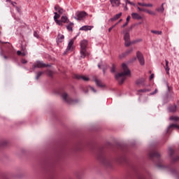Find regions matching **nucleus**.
<instances>
[{
  "label": "nucleus",
  "mask_w": 179,
  "mask_h": 179,
  "mask_svg": "<svg viewBox=\"0 0 179 179\" xmlns=\"http://www.w3.org/2000/svg\"><path fill=\"white\" fill-rule=\"evenodd\" d=\"M66 29L69 31H73V22H69V24L66 25Z\"/></svg>",
  "instance_id": "nucleus-23"
},
{
  "label": "nucleus",
  "mask_w": 179,
  "mask_h": 179,
  "mask_svg": "<svg viewBox=\"0 0 179 179\" xmlns=\"http://www.w3.org/2000/svg\"><path fill=\"white\" fill-rule=\"evenodd\" d=\"M3 58H4L5 59H8V57H6V56H3Z\"/></svg>",
  "instance_id": "nucleus-53"
},
{
  "label": "nucleus",
  "mask_w": 179,
  "mask_h": 179,
  "mask_svg": "<svg viewBox=\"0 0 179 179\" xmlns=\"http://www.w3.org/2000/svg\"><path fill=\"white\" fill-rule=\"evenodd\" d=\"M121 22H122V19H120L116 24H115L111 27H110L108 29V32L110 33L111 30H113L114 29V27H115L119 23H121Z\"/></svg>",
  "instance_id": "nucleus-27"
},
{
  "label": "nucleus",
  "mask_w": 179,
  "mask_h": 179,
  "mask_svg": "<svg viewBox=\"0 0 179 179\" xmlns=\"http://www.w3.org/2000/svg\"><path fill=\"white\" fill-rule=\"evenodd\" d=\"M62 97L63 100H64V101H66L69 104H72L73 103H78V100L74 101L73 99L68 97V94H66V92H64L62 94Z\"/></svg>",
  "instance_id": "nucleus-4"
},
{
  "label": "nucleus",
  "mask_w": 179,
  "mask_h": 179,
  "mask_svg": "<svg viewBox=\"0 0 179 179\" xmlns=\"http://www.w3.org/2000/svg\"><path fill=\"white\" fill-rule=\"evenodd\" d=\"M146 13H148L149 15H152L153 16H155V15H156V13L152 10H145Z\"/></svg>",
  "instance_id": "nucleus-36"
},
{
  "label": "nucleus",
  "mask_w": 179,
  "mask_h": 179,
  "mask_svg": "<svg viewBox=\"0 0 179 179\" xmlns=\"http://www.w3.org/2000/svg\"><path fill=\"white\" fill-rule=\"evenodd\" d=\"M55 16L53 17V19L56 23V24H61V21H59V17H61V15H59V14H58V13L55 12L54 13Z\"/></svg>",
  "instance_id": "nucleus-14"
},
{
  "label": "nucleus",
  "mask_w": 179,
  "mask_h": 179,
  "mask_svg": "<svg viewBox=\"0 0 179 179\" xmlns=\"http://www.w3.org/2000/svg\"><path fill=\"white\" fill-rule=\"evenodd\" d=\"M16 9H17V12H20V11H19V8H18V7H16Z\"/></svg>",
  "instance_id": "nucleus-54"
},
{
  "label": "nucleus",
  "mask_w": 179,
  "mask_h": 179,
  "mask_svg": "<svg viewBox=\"0 0 179 179\" xmlns=\"http://www.w3.org/2000/svg\"><path fill=\"white\" fill-rule=\"evenodd\" d=\"M136 57L137 59H138L140 65H145V58L143 57V55H142L141 52H137Z\"/></svg>",
  "instance_id": "nucleus-5"
},
{
  "label": "nucleus",
  "mask_w": 179,
  "mask_h": 179,
  "mask_svg": "<svg viewBox=\"0 0 179 179\" xmlns=\"http://www.w3.org/2000/svg\"><path fill=\"white\" fill-rule=\"evenodd\" d=\"M94 28V26L93 25H84L80 28V30L83 31H89Z\"/></svg>",
  "instance_id": "nucleus-9"
},
{
  "label": "nucleus",
  "mask_w": 179,
  "mask_h": 179,
  "mask_svg": "<svg viewBox=\"0 0 179 179\" xmlns=\"http://www.w3.org/2000/svg\"><path fill=\"white\" fill-rule=\"evenodd\" d=\"M150 157L151 158L155 157L156 159H159V157H160V154L157 152H152L150 153Z\"/></svg>",
  "instance_id": "nucleus-21"
},
{
  "label": "nucleus",
  "mask_w": 179,
  "mask_h": 179,
  "mask_svg": "<svg viewBox=\"0 0 179 179\" xmlns=\"http://www.w3.org/2000/svg\"><path fill=\"white\" fill-rule=\"evenodd\" d=\"M52 71L51 70H48L47 71V74L49 76H52Z\"/></svg>",
  "instance_id": "nucleus-39"
},
{
  "label": "nucleus",
  "mask_w": 179,
  "mask_h": 179,
  "mask_svg": "<svg viewBox=\"0 0 179 179\" xmlns=\"http://www.w3.org/2000/svg\"><path fill=\"white\" fill-rule=\"evenodd\" d=\"M144 83H145V78H139L136 81V85H143Z\"/></svg>",
  "instance_id": "nucleus-25"
},
{
  "label": "nucleus",
  "mask_w": 179,
  "mask_h": 179,
  "mask_svg": "<svg viewBox=\"0 0 179 179\" xmlns=\"http://www.w3.org/2000/svg\"><path fill=\"white\" fill-rule=\"evenodd\" d=\"M136 8L138 9V10L139 12H146L147 9H145V8H140L139 6H136Z\"/></svg>",
  "instance_id": "nucleus-35"
},
{
  "label": "nucleus",
  "mask_w": 179,
  "mask_h": 179,
  "mask_svg": "<svg viewBox=\"0 0 179 179\" xmlns=\"http://www.w3.org/2000/svg\"><path fill=\"white\" fill-rule=\"evenodd\" d=\"M6 2H10V0H6Z\"/></svg>",
  "instance_id": "nucleus-55"
},
{
  "label": "nucleus",
  "mask_w": 179,
  "mask_h": 179,
  "mask_svg": "<svg viewBox=\"0 0 179 179\" xmlns=\"http://www.w3.org/2000/svg\"><path fill=\"white\" fill-rule=\"evenodd\" d=\"M171 128H177L178 129H179V126L176 124H170L167 129V132H169Z\"/></svg>",
  "instance_id": "nucleus-26"
},
{
  "label": "nucleus",
  "mask_w": 179,
  "mask_h": 179,
  "mask_svg": "<svg viewBox=\"0 0 179 179\" xmlns=\"http://www.w3.org/2000/svg\"><path fill=\"white\" fill-rule=\"evenodd\" d=\"M90 89H91V90H92L94 92V93H96V90H94V87H90Z\"/></svg>",
  "instance_id": "nucleus-49"
},
{
  "label": "nucleus",
  "mask_w": 179,
  "mask_h": 179,
  "mask_svg": "<svg viewBox=\"0 0 179 179\" xmlns=\"http://www.w3.org/2000/svg\"><path fill=\"white\" fill-rule=\"evenodd\" d=\"M130 19H131V16H130V15L127 16V20H126V22H127L128 23H129Z\"/></svg>",
  "instance_id": "nucleus-44"
},
{
  "label": "nucleus",
  "mask_w": 179,
  "mask_h": 179,
  "mask_svg": "<svg viewBox=\"0 0 179 179\" xmlns=\"http://www.w3.org/2000/svg\"><path fill=\"white\" fill-rule=\"evenodd\" d=\"M164 3L162 4V6L159 8H156L157 12L159 13H163L164 12Z\"/></svg>",
  "instance_id": "nucleus-24"
},
{
  "label": "nucleus",
  "mask_w": 179,
  "mask_h": 179,
  "mask_svg": "<svg viewBox=\"0 0 179 179\" xmlns=\"http://www.w3.org/2000/svg\"><path fill=\"white\" fill-rule=\"evenodd\" d=\"M158 167H162L160 165H158Z\"/></svg>",
  "instance_id": "nucleus-58"
},
{
  "label": "nucleus",
  "mask_w": 179,
  "mask_h": 179,
  "mask_svg": "<svg viewBox=\"0 0 179 179\" xmlns=\"http://www.w3.org/2000/svg\"><path fill=\"white\" fill-rule=\"evenodd\" d=\"M134 51V48H130L126 51V54H131Z\"/></svg>",
  "instance_id": "nucleus-38"
},
{
  "label": "nucleus",
  "mask_w": 179,
  "mask_h": 179,
  "mask_svg": "<svg viewBox=\"0 0 179 179\" xmlns=\"http://www.w3.org/2000/svg\"><path fill=\"white\" fill-rule=\"evenodd\" d=\"M64 38H65V36L64 35H62L61 34H58L57 40H56L57 43L59 44L60 43H62L64 41Z\"/></svg>",
  "instance_id": "nucleus-18"
},
{
  "label": "nucleus",
  "mask_w": 179,
  "mask_h": 179,
  "mask_svg": "<svg viewBox=\"0 0 179 179\" xmlns=\"http://www.w3.org/2000/svg\"><path fill=\"white\" fill-rule=\"evenodd\" d=\"M115 68H116L115 65V64H113V65H112V67H111V69H110V72H111L112 73H115Z\"/></svg>",
  "instance_id": "nucleus-34"
},
{
  "label": "nucleus",
  "mask_w": 179,
  "mask_h": 179,
  "mask_svg": "<svg viewBox=\"0 0 179 179\" xmlns=\"http://www.w3.org/2000/svg\"><path fill=\"white\" fill-rule=\"evenodd\" d=\"M173 162H178L179 157L176 156L175 158H172Z\"/></svg>",
  "instance_id": "nucleus-41"
},
{
  "label": "nucleus",
  "mask_w": 179,
  "mask_h": 179,
  "mask_svg": "<svg viewBox=\"0 0 179 179\" xmlns=\"http://www.w3.org/2000/svg\"><path fill=\"white\" fill-rule=\"evenodd\" d=\"M17 55H22V52L20 50L17 51Z\"/></svg>",
  "instance_id": "nucleus-48"
},
{
  "label": "nucleus",
  "mask_w": 179,
  "mask_h": 179,
  "mask_svg": "<svg viewBox=\"0 0 179 179\" xmlns=\"http://www.w3.org/2000/svg\"><path fill=\"white\" fill-rule=\"evenodd\" d=\"M80 58H86V57L90 55L87 49H80Z\"/></svg>",
  "instance_id": "nucleus-8"
},
{
  "label": "nucleus",
  "mask_w": 179,
  "mask_h": 179,
  "mask_svg": "<svg viewBox=\"0 0 179 179\" xmlns=\"http://www.w3.org/2000/svg\"><path fill=\"white\" fill-rule=\"evenodd\" d=\"M11 3H12V5H13V6H15V5H16V2H12Z\"/></svg>",
  "instance_id": "nucleus-52"
},
{
  "label": "nucleus",
  "mask_w": 179,
  "mask_h": 179,
  "mask_svg": "<svg viewBox=\"0 0 179 179\" xmlns=\"http://www.w3.org/2000/svg\"><path fill=\"white\" fill-rule=\"evenodd\" d=\"M151 91H152V89H150V88H148V89L144 88L143 90H139V92H141L142 93H148Z\"/></svg>",
  "instance_id": "nucleus-30"
},
{
  "label": "nucleus",
  "mask_w": 179,
  "mask_h": 179,
  "mask_svg": "<svg viewBox=\"0 0 179 179\" xmlns=\"http://www.w3.org/2000/svg\"><path fill=\"white\" fill-rule=\"evenodd\" d=\"M72 50H73V40L71 39L69 41L66 52H68V51H72Z\"/></svg>",
  "instance_id": "nucleus-13"
},
{
  "label": "nucleus",
  "mask_w": 179,
  "mask_h": 179,
  "mask_svg": "<svg viewBox=\"0 0 179 179\" xmlns=\"http://www.w3.org/2000/svg\"><path fill=\"white\" fill-rule=\"evenodd\" d=\"M45 66H48V65L43 63L42 62L37 61L34 64V69H36V68H44Z\"/></svg>",
  "instance_id": "nucleus-7"
},
{
  "label": "nucleus",
  "mask_w": 179,
  "mask_h": 179,
  "mask_svg": "<svg viewBox=\"0 0 179 179\" xmlns=\"http://www.w3.org/2000/svg\"><path fill=\"white\" fill-rule=\"evenodd\" d=\"M169 113H176L177 111V106L172 105L168 108Z\"/></svg>",
  "instance_id": "nucleus-22"
},
{
  "label": "nucleus",
  "mask_w": 179,
  "mask_h": 179,
  "mask_svg": "<svg viewBox=\"0 0 179 179\" xmlns=\"http://www.w3.org/2000/svg\"><path fill=\"white\" fill-rule=\"evenodd\" d=\"M76 79H78V80H80V79L82 80H84V82H87L90 80L89 77L86 76H80V75H77L76 76Z\"/></svg>",
  "instance_id": "nucleus-15"
},
{
  "label": "nucleus",
  "mask_w": 179,
  "mask_h": 179,
  "mask_svg": "<svg viewBox=\"0 0 179 179\" xmlns=\"http://www.w3.org/2000/svg\"><path fill=\"white\" fill-rule=\"evenodd\" d=\"M60 24H58V26H64V23H69V19L68 18V16L64 15L61 17V20H59Z\"/></svg>",
  "instance_id": "nucleus-6"
},
{
  "label": "nucleus",
  "mask_w": 179,
  "mask_h": 179,
  "mask_svg": "<svg viewBox=\"0 0 179 179\" xmlns=\"http://www.w3.org/2000/svg\"><path fill=\"white\" fill-rule=\"evenodd\" d=\"M21 55H22V57H24V55H26V53H24V52H21Z\"/></svg>",
  "instance_id": "nucleus-51"
},
{
  "label": "nucleus",
  "mask_w": 179,
  "mask_h": 179,
  "mask_svg": "<svg viewBox=\"0 0 179 179\" xmlns=\"http://www.w3.org/2000/svg\"><path fill=\"white\" fill-rule=\"evenodd\" d=\"M125 4L126 5H132L133 6H135V8H136V6H138L136 4H135V3L129 1V0H124Z\"/></svg>",
  "instance_id": "nucleus-29"
},
{
  "label": "nucleus",
  "mask_w": 179,
  "mask_h": 179,
  "mask_svg": "<svg viewBox=\"0 0 179 179\" xmlns=\"http://www.w3.org/2000/svg\"><path fill=\"white\" fill-rule=\"evenodd\" d=\"M145 7H147V8H153V4H152V3H145Z\"/></svg>",
  "instance_id": "nucleus-40"
},
{
  "label": "nucleus",
  "mask_w": 179,
  "mask_h": 179,
  "mask_svg": "<svg viewBox=\"0 0 179 179\" xmlns=\"http://www.w3.org/2000/svg\"><path fill=\"white\" fill-rule=\"evenodd\" d=\"M80 50H87V41L83 40L80 43Z\"/></svg>",
  "instance_id": "nucleus-11"
},
{
  "label": "nucleus",
  "mask_w": 179,
  "mask_h": 179,
  "mask_svg": "<svg viewBox=\"0 0 179 179\" xmlns=\"http://www.w3.org/2000/svg\"><path fill=\"white\" fill-rule=\"evenodd\" d=\"M155 78V74H151L150 76V80H152V79H153Z\"/></svg>",
  "instance_id": "nucleus-46"
},
{
  "label": "nucleus",
  "mask_w": 179,
  "mask_h": 179,
  "mask_svg": "<svg viewBox=\"0 0 179 179\" xmlns=\"http://www.w3.org/2000/svg\"><path fill=\"white\" fill-rule=\"evenodd\" d=\"M103 73H106V70L103 69Z\"/></svg>",
  "instance_id": "nucleus-56"
},
{
  "label": "nucleus",
  "mask_w": 179,
  "mask_h": 179,
  "mask_svg": "<svg viewBox=\"0 0 179 179\" xmlns=\"http://www.w3.org/2000/svg\"><path fill=\"white\" fill-rule=\"evenodd\" d=\"M151 33H153V34H157L158 36L162 35V31L151 30Z\"/></svg>",
  "instance_id": "nucleus-31"
},
{
  "label": "nucleus",
  "mask_w": 179,
  "mask_h": 179,
  "mask_svg": "<svg viewBox=\"0 0 179 179\" xmlns=\"http://www.w3.org/2000/svg\"><path fill=\"white\" fill-rule=\"evenodd\" d=\"M165 66H164L167 75H170V66H169V61L168 60H165Z\"/></svg>",
  "instance_id": "nucleus-20"
},
{
  "label": "nucleus",
  "mask_w": 179,
  "mask_h": 179,
  "mask_svg": "<svg viewBox=\"0 0 179 179\" xmlns=\"http://www.w3.org/2000/svg\"><path fill=\"white\" fill-rule=\"evenodd\" d=\"M122 68L123 71L116 74L115 76V79L117 80L120 85H122V83H124L127 79V76H131V71H129V69H128V66H127V64L123 63L122 64Z\"/></svg>",
  "instance_id": "nucleus-1"
},
{
  "label": "nucleus",
  "mask_w": 179,
  "mask_h": 179,
  "mask_svg": "<svg viewBox=\"0 0 179 179\" xmlns=\"http://www.w3.org/2000/svg\"><path fill=\"white\" fill-rule=\"evenodd\" d=\"M43 73H44V72H43V71L38 72L36 73V79L38 80V79L40 78V76H41V75H43Z\"/></svg>",
  "instance_id": "nucleus-33"
},
{
  "label": "nucleus",
  "mask_w": 179,
  "mask_h": 179,
  "mask_svg": "<svg viewBox=\"0 0 179 179\" xmlns=\"http://www.w3.org/2000/svg\"><path fill=\"white\" fill-rule=\"evenodd\" d=\"M86 15L87 14L85 11H77L76 13V16L73 17L76 20H82L86 17Z\"/></svg>",
  "instance_id": "nucleus-3"
},
{
  "label": "nucleus",
  "mask_w": 179,
  "mask_h": 179,
  "mask_svg": "<svg viewBox=\"0 0 179 179\" xmlns=\"http://www.w3.org/2000/svg\"><path fill=\"white\" fill-rule=\"evenodd\" d=\"M122 33V34H124L125 47H129V45L134 44V43H139V41H142V39H139L137 41H134V42H131L130 40L129 31L127 30H123Z\"/></svg>",
  "instance_id": "nucleus-2"
},
{
  "label": "nucleus",
  "mask_w": 179,
  "mask_h": 179,
  "mask_svg": "<svg viewBox=\"0 0 179 179\" xmlns=\"http://www.w3.org/2000/svg\"><path fill=\"white\" fill-rule=\"evenodd\" d=\"M131 17L132 19L136 20H142L143 17L137 13H131Z\"/></svg>",
  "instance_id": "nucleus-16"
},
{
  "label": "nucleus",
  "mask_w": 179,
  "mask_h": 179,
  "mask_svg": "<svg viewBox=\"0 0 179 179\" xmlns=\"http://www.w3.org/2000/svg\"><path fill=\"white\" fill-rule=\"evenodd\" d=\"M121 16H122V13L116 14L114 17L109 19V22H115V20H118V19H120V17H121Z\"/></svg>",
  "instance_id": "nucleus-17"
},
{
  "label": "nucleus",
  "mask_w": 179,
  "mask_h": 179,
  "mask_svg": "<svg viewBox=\"0 0 179 179\" xmlns=\"http://www.w3.org/2000/svg\"><path fill=\"white\" fill-rule=\"evenodd\" d=\"M110 2L113 8H118L121 5L120 0H110Z\"/></svg>",
  "instance_id": "nucleus-12"
},
{
  "label": "nucleus",
  "mask_w": 179,
  "mask_h": 179,
  "mask_svg": "<svg viewBox=\"0 0 179 179\" xmlns=\"http://www.w3.org/2000/svg\"><path fill=\"white\" fill-rule=\"evenodd\" d=\"M168 153L171 156V157H173V155H174V150H173L171 148H169L168 150Z\"/></svg>",
  "instance_id": "nucleus-32"
},
{
  "label": "nucleus",
  "mask_w": 179,
  "mask_h": 179,
  "mask_svg": "<svg viewBox=\"0 0 179 179\" xmlns=\"http://www.w3.org/2000/svg\"><path fill=\"white\" fill-rule=\"evenodd\" d=\"M34 37H36V38H38V34H37V32L34 31Z\"/></svg>",
  "instance_id": "nucleus-45"
},
{
  "label": "nucleus",
  "mask_w": 179,
  "mask_h": 179,
  "mask_svg": "<svg viewBox=\"0 0 179 179\" xmlns=\"http://www.w3.org/2000/svg\"><path fill=\"white\" fill-rule=\"evenodd\" d=\"M98 68H99V69H100V64H98Z\"/></svg>",
  "instance_id": "nucleus-57"
},
{
  "label": "nucleus",
  "mask_w": 179,
  "mask_h": 179,
  "mask_svg": "<svg viewBox=\"0 0 179 179\" xmlns=\"http://www.w3.org/2000/svg\"><path fill=\"white\" fill-rule=\"evenodd\" d=\"M21 62L22 64H27V61L26 59H22Z\"/></svg>",
  "instance_id": "nucleus-47"
},
{
  "label": "nucleus",
  "mask_w": 179,
  "mask_h": 179,
  "mask_svg": "<svg viewBox=\"0 0 179 179\" xmlns=\"http://www.w3.org/2000/svg\"><path fill=\"white\" fill-rule=\"evenodd\" d=\"M128 4H126V6H124V10H127L128 9V7L127 6Z\"/></svg>",
  "instance_id": "nucleus-50"
},
{
  "label": "nucleus",
  "mask_w": 179,
  "mask_h": 179,
  "mask_svg": "<svg viewBox=\"0 0 179 179\" xmlns=\"http://www.w3.org/2000/svg\"><path fill=\"white\" fill-rule=\"evenodd\" d=\"M94 82H95L96 86H98V87H106V84L102 83L101 80L97 79V78H93Z\"/></svg>",
  "instance_id": "nucleus-10"
},
{
  "label": "nucleus",
  "mask_w": 179,
  "mask_h": 179,
  "mask_svg": "<svg viewBox=\"0 0 179 179\" xmlns=\"http://www.w3.org/2000/svg\"><path fill=\"white\" fill-rule=\"evenodd\" d=\"M128 22L126 21V22L122 26V28L124 29V27L128 26Z\"/></svg>",
  "instance_id": "nucleus-43"
},
{
  "label": "nucleus",
  "mask_w": 179,
  "mask_h": 179,
  "mask_svg": "<svg viewBox=\"0 0 179 179\" xmlns=\"http://www.w3.org/2000/svg\"><path fill=\"white\" fill-rule=\"evenodd\" d=\"M169 120L171 121H175V122H177L179 121V117L178 116H171Z\"/></svg>",
  "instance_id": "nucleus-28"
},
{
  "label": "nucleus",
  "mask_w": 179,
  "mask_h": 179,
  "mask_svg": "<svg viewBox=\"0 0 179 179\" xmlns=\"http://www.w3.org/2000/svg\"><path fill=\"white\" fill-rule=\"evenodd\" d=\"M55 10H56V12H58V13H59L60 15L65 13V10L64 8L59 7V6H55Z\"/></svg>",
  "instance_id": "nucleus-19"
},
{
  "label": "nucleus",
  "mask_w": 179,
  "mask_h": 179,
  "mask_svg": "<svg viewBox=\"0 0 179 179\" xmlns=\"http://www.w3.org/2000/svg\"><path fill=\"white\" fill-rule=\"evenodd\" d=\"M157 89H155L154 92L150 93L149 96H155V94H157Z\"/></svg>",
  "instance_id": "nucleus-37"
},
{
  "label": "nucleus",
  "mask_w": 179,
  "mask_h": 179,
  "mask_svg": "<svg viewBox=\"0 0 179 179\" xmlns=\"http://www.w3.org/2000/svg\"><path fill=\"white\" fill-rule=\"evenodd\" d=\"M138 6H145L146 3L138 2Z\"/></svg>",
  "instance_id": "nucleus-42"
}]
</instances>
